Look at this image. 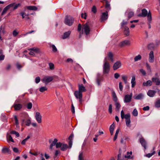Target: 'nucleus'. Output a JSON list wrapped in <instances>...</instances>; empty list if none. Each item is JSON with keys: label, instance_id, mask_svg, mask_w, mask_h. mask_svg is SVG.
<instances>
[{"label": "nucleus", "instance_id": "obj_1", "mask_svg": "<svg viewBox=\"0 0 160 160\" xmlns=\"http://www.w3.org/2000/svg\"><path fill=\"white\" fill-rule=\"evenodd\" d=\"M107 57L105 58L103 65V73L104 74L109 73L110 70V65L109 62L107 61Z\"/></svg>", "mask_w": 160, "mask_h": 160}, {"label": "nucleus", "instance_id": "obj_2", "mask_svg": "<svg viewBox=\"0 0 160 160\" xmlns=\"http://www.w3.org/2000/svg\"><path fill=\"white\" fill-rule=\"evenodd\" d=\"M138 16L141 17H145L147 16V19L148 21L150 23L151 22L152 16L151 13L150 11L148 13V11L146 9H143L142 10V13L141 14H139Z\"/></svg>", "mask_w": 160, "mask_h": 160}, {"label": "nucleus", "instance_id": "obj_3", "mask_svg": "<svg viewBox=\"0 0 160 160\" xmlns=\"http://www.w3.org/2000/svg\"><path fill=\"white\" fill-rule=\"evenodd\" d=\"M73 18L70 16H66L64 20V23L69 26H72L74 22Z\"/></svg>", "mask_w": 160, "mask_h": 160}, {"label": "nucleus", "instance_id": "obj_4", "mask_svg": "<svg viewBox=\"0 0 160 160\" xmlns=\"http://www.w3.org/2000/svg\"><path fill=\"white\" fill-rule=\"evenodd\" d=\"M90 30V28L87 24L86 23L83 26L82 29V32L84 33L87 36L89 35Z\"/></svg>", "mask_w": 160, "mask_h": 160}, {"label": "nucleus", "instance_id": "obj_5", "mask_svg": "<svg viewBox=\"0 0 160 160\" xmlns=\"http://www.w3.org/2000/svg\"><path fill=\"white\" fill-rule=\"evenodd\" d=\"M60 148L61 150L62 151H65L68 148V145L64 143L58 142L56 145V148Z\"/></svg>", "mask_w": 160, "mask_h": 160}, {"label": "nucleus", "instance_id": "obj_6", "mask_svg": "<svg viewBox=\"0 0 160 160\" xmlns=\"http://www.w3.org/2000/svg\"><path fill=\"white\" fill-rule=\"evenodd\" d=\"M74 94L76 98L79 99L80 103L82 104V93L78 91H75Z\"/></svg>", "mask_w": 160, "mask_h": 160}, {"label": "nucleus", "instance_id": "obj_7", "mask_svg": "<svg viewBox=\"0 0 160 160\" xmlns=\"http://www.w3.org/2000/svg\"><path fill=\"white\" fill-rule=\"evenodd\" d=\"M53 79V78L52 77L47 76L44 77L41 79V81L45 84L47 85L49 82L52 81Z\"/></svg>", "mask_w": 160, "mask_h": 160}, {"label": "nucleus", "instance_id": "obj_8", "mask_svg": "<svg viewBox=\"0 0 160 160\" xmlns=\"http://www.w3.org/2000/svg\"><path fill=\"white\" fill-rule=\"evenodd\" d=\"M124 118L126 119V124L128 127H130L131 123L130 115L129 114H125L124 116Z\"/></svg>", "mask_w": 160, "mask_h": 160}, {"label": "nucleus", "instance_id": "obj_9", "mask_svg": "<svg viewBox=\"0 0 160 160\" xmlns=\"http://www.w3.org/2000/svg\"><path fill=\"white\" fill-rule=\"evenodd\" d=\"M58 141V139L57 138H55L54 139V140L52 141V139H49V143H51L50 146V148L52 150L53 148V147L55 145L56 147V145L57 143L58 142H57Z\"/></svg>", "mask_w": 160, "mask_h": 160}, {"label": "nucleus", "instance_id": "obj_10", "mask_svg": "<svg viewBox=\"0 0 160 160\" xmlns=\"http://www.w3.org/2000/svg\"><path fill=\"white\" fill-rule=\"evenodd\" d=\"M132 97V93L130 94L125 95L124 98V102L125 103L130 102L131 101Z\"/></svg>", "mask_w": 160, "mask_h": 160}, {"label": "nucleus", "instance_id": "obj_11", "mask_svg": "<svg viewBox=\"0 0 160 160\" xmlns=\"http://www.w3.org/2000/svg\"><path fill=\"white\" fill-rule=\"evenodd\" d=\"M108 17V14L107 12L102 13L100 19V21L101 22L104 21L107 19Z\"/></svg>", "mask_w": 160, "mask_h": 160}, {"label": "nucleus", "instance_id": "obj_12", "mask_svg": "<svg viewBox=\"0 0 160 160\" xmlns=\"http://www.w3.org/2000/svg\"><path fill=\"white\" fill-rule=\"evenodd\" d=\"M42 116L39 112H37L35 113V118L38 122L41 123L42 122Z\"/></svg>", "mask_w": 160, "mask_h": 160}, {"label": "nucleus", "instance_id": "obj_13", "mask_svg": "<svg viewBox=\"0 0 160 160\" xmlns=\"http://www.w3.org/2000/svg\"><path fill=\"white\" fill-rule=\"evenodd\" d=\"M139 141L142 146L144 147V150L147 148V143L145 140L143 138H141L139 139Z\"/></svg>", "mask_w": 160, "mask_h": 160}, {"label": "nucleus", "instance_id": "obj_14", "mask_svg": "<svg viewBox=\"0 0 160 160\" xmlns=\"http://www.w3.org/2000/svg\"><path fill=\"white\" fill-rule=\"evenodd\" d=\"M121 63L120 61H117L113 65V68L114 70H116L121 66Z\"/></svg>", "mask_w": 160, "mask_h": 160}, {"label": "nucleus", "instance_id": "obj_15", "mask_svg": "<svg viewBox=\"0 0 160 160\" xmlns=\"http://www.w3.org/2000/svg\"><path fill=\"white\" fill-rule=\"evenodd\" d=\"M144 96L142 93H140L136 95L133 97V98L136 100H141L143 99Z\"/></svg>", "mask_w": 160, "mask_h": 160}, {"label": "nucleus", "instance_id": "obj_16", "mask_svg": "<svg viewBox=\"0 0 160 160\" xmlns=\"http://www.w3.org/2000/svg\"><path fill=\"white\" fill-rule=\"evenodd\" d=\"M148 60L150 62H154V54L152 51H151L149 53Z\"/></svg>", "mask_w": 160, "mask_h": 160}, {"label": "nucleus", "instance_id": "obj_17", "mask_svg": "<svg viewBox=\"0 0 160 160\" xmlns=\"http://www.w3.org/2000/svg\"><path fill=\"white\" fill-rule=\"evenodd\" d=\"M78 91L82 93L83 92H85L86 91V90L84 86L82 84H79L78 85Z\"/></svg>", "mask_w": 160, "mask_h": 160}, {"label": "nucleus", "instance_id": "obj_18", "mask_svg": "<svg viewBox=\"0 0 160 160\" xmlns=\"http://www.w3.org/2000/svg\"><path fill=\"white\" fill-rule=\"evenodd\" d=\"M156 93V91L150 90L148 91L147 95L150 97H153L155 96Z\"/></svg>", "mask_w": 160, "mask_h": 160}, {"label": "nucleus", "instance_id": "obj_19", "mask_svg": "<svg viewBox=\"0 0 160 160\" xmlns=\"http://www.w3.org/2000/svg\"><path fill=\"white\" fill-rule=\"evenodd\" d=\"M152 81L153 82L156 83V84L158 85L160 84V80L157 78H152Z\"/></svg>", "mask_w": 160, "mask_h": 160}, {"label": "nucleus", "instance_id": "obj_20", "mask_svg": "<svg viewBox=\"0 0 160 160\" xmlns=\"http://www.w3.org/2000/svg\"><path fill=\"white\" fill-rule=\"evenodd\" d=\"M14 108L15 110H18L22 108V105L20 104H15L14 105Z\"/></svg>", "mask_w": 160, "mask_h": 160}, {"label": "nucleus", "instance_id": "obj_21", "mask_svg": "<svg viewBox=\"0 0 160 160\" xmlns=\"http://www.w3.org/2000/svg\"><path fill=\"white\" fill-rule=\"evenodd\" d=\"M155 149V148L154 147H153V149L152 151V152L151 153H149L146 154L144 156L148 158H150L156 152L154 151Z\"/></svg>", "mask_w": 160, "mask_h": 160}, {"label": "nucleus", "instance_id": "obj_22", "mask_svg": "<svg viewBox=\"0 0 160 160\" xmlns=\"http://www.w3.org/2000/svg\"><path fill=\"white\" fill-rule=\"evenodd\" d=\"M131 83L132 84V88H134L136 84V82H135V76H132L131 81Z\"/></svg>", "mask_w": 160, "mask_h": 160}, {"label": "nucleus", "instance_id": "obj_23", "mask_svg": "<svg viewBox=\"0 0 160 160\" xmlns=\"http://www.w3.org/2000/svg\"><path fill=\"white\" fill-rule=\"evenodd\" d=\"M115 128V125L113 123L110 127L109 131L111 135L113 134V131Z\"/></svg>", "mask_w": 160, "mask_h": 160}, {"label": "nucleus", "instance_id": "obj_24", "mask_svg": "<svg viewBox=\"0 0 160 160\" xmlns=\"http://www.w3.org/2000/svg\"><path fill=\"white\" fill-rule=\"evenodd\" d=\"M152 83V82L151 80H148L146 82H144L143 83L142 85L143 86L147 87L151 86Z\"/></svg>", "mask_w": 160, "mask_h": 160}, {"label": "nucleus", "instance_id": "obj_25", "mask_svg": "<svg viewBox=\"0 0 160 160\" xmlns=\"http://www.w3.org/2000/svg\"><path fill=\"white\" fill-rule=\"evenodd\" d=\"M70 31H68L67 32H65L64 33V35L62 37V38L63 39H65L67 38H68L70 35L71 33Z\"/></svg>", "mask_w": 160, "mask_h": 160}, {"label": "nucleus", "instance_id": "obj_26", "mask_svg": "<svg viewBox=\"0 0 160 160\" xmlns=\"http://www.w3.org/2000/svg\"><path fill=\"white\" fill-rule=\"evenodd\" d=\"M124 34L126 36H128L129 34L130 31L129 28L127 27H124Z\"/></svg>", "mask_w": 160, "mask_h": 160}, {"label": "nucleus", "instance_id": "obj_27", "mask_svg": "<svg viewBox=\"0 0 160 160\" xmlns=\"http://www.w3.org/2000/svg\"><path fill=\"white\" fill-rule=\"evenodd\" d=\"M78 160H84L83 153L82 152H80L78 157Z\"/></svg>", "mask_w": 160, "mask_h": 160}, {"label": "nucleus", "instance_id": "obj_28", "mask_svg": "<svg viewBox=\"0 0 160 160\" xmlns=\"http://www.w3.org/2000/svg\"><path fill=\"white\" fill-rule=\"evenodd\" d=\"M108 57L109 58L110 60L112 62H113L114 61L113 58V54L111 52H109L108 54Z\"/></svg>", "mask_w": 160, "mask_h": 160}, {"label": "nucleus", "instance_id": "obj_29", "mask_svg": "<svg viewBox=\"0 0 160 160\" xmlns=\"http://www.w3.org/2000/svg\"><path fill=\"white\" fill-rule=\"evenodd\" d=\"M121 43V46H123L126 45H129L130 43L129 40H126L122 42Z\"/></svg>", "mask_w": 160, "mask_h": 160}, {"label": "nucleus", "instance_id": "obj_30", "mask_svg": "<svg viewBox=\"0 0 160 160\" xmlns=\"http://www.w3.org/2000/svg\"><path fill=\"white\" fill-rule=\"evenodd\" d=\"M7 139L8 142L11 141L12 142H14V141L12 139V138L11 136L8 134H7Z\"/></svg>", "mask_w": 160, "mask_h": 160}, {"label": "nucleus", "instance_id": "obj_31", "mask_svg": "<svg viewBox=\"0 0 160 160\" xmlns=\"http://www.w3.org/2000/svg\"><path fill=\"white\" fill-rule=\"evenodd\" d=\"M112 93L113 98V100L114 102H116L118 101L117 97L115 92L113 90L112 91Z\"/></svg>", "mask_w": 160, "mask_h": 160}, {"label": "nucleus", "instance_id": "obj_32", "mask_svg": "<svg viewBox=\"0 0 160 160\" xmlns=\"http://www.w3.org/2000/svg\"><path fill=\"white\" fill-rule=\"evenodd\" d=\"M28 9L30 10H36L37 9V8L35 6H28L27 7Z\"/></svg>", "mask_w": 160, "mask_h": 160}, {"label": "nucleus", "instance_id": "obj_33", "mask_svg": "<svg viewBox=\"0 0 160 160\" xmlns=\"http://www.w3.org/2000/svg\"><path fill=\"white\" fill-rule=\"evenodd\" d=\"M115 102V105L116 107V109L118 110V111H119V109L121 107V105L120 104V103L118 102V101L116 102Z\"/></svg>", "mask_w": 160, "mask_h": 160}, {"label": "nucleus", "instance_id": "obj_34", "mask_svg": "<svg viewBox=\"0 0 160 160\" xmlns=\"http://www.w3.org/2000/svg\"><path fill=\"white\" fill-rule=\"evenodd\" d=\"M29 51H31L32 52H34L35 53H37L39 51V49L38 48H30L28 49Z\"/></svg>", "mask_w": 160, "mask_h": 160}, {"label": "nucleus", "instance_id": "obj_35", "mask_svg": "<svg viewBox=\"0 0 160 160\" xmlns=\"http://www.w3.org/2000/svg\"><path fill=\"white\" fill-rule=\"evenodd\" d=\"M155 106L156 108H158L160 107V99H158L156 101Z\"/></svg>", "mask_w": 160, "mask_h": 160}, {"label": "nucleus", "instance_id": "obj_36", "mask_svg": "<svg viewBox=\"0 0 160 160\" xmlns=\"http://www.w3.org/2000/svg\"><path fill=\"white\" fill-rule=\"evenodd\" d=\"M141 56L140 55H138L135 56L134 58V60L135 62L137 61L138 60H140L141 59Z\"/></svg>", "mask_w": 160, "mask_h": 160}, {"label": "nucleus", "instance_id": "obj_37", "mask_svg": "<svg viewBox=\"0 0 160 160\" xmlns=\"http://www.w3.org/2000/svg\"><path fill=\"white\" fill-rule=\"evenodd\" d=\"M155 45L153 43H150L148 45V48L150 49H153L154 48Z\"/></svg>", "mask_w": 160, "mask_h": 160}, {"label": "nucleus", "instance_id": "obj_38", "mask_svg": "<svg viewBox=\"0 0 160 160\" xmlns=\"http://www.w3.org/2000/svg\"><path fill=\"white\" fill-rule=\"evenodd\" d=\"M50 47L52 48V51L53 52H57V49L54 45H51Z\"/></svg>", "mask_w": 160, "mask_h": 160}, {"label": "nucleus", "instance_id": "obj_39", "mask_svg": "<svg viewBox=\"0 0 160 160\" xmlns=\"http://www.w3.org/2000/svg\"><path fill=\"white\" fill-rule=\"evenodd\" d=\"M8 9H9L8 8V7L7 6L6 7L3 9V10L1 13V15L2 16L4 15L5 14Z\"/></svg>", "mask_w": 160, "mask_h": 160}, {"label": "nucleus", "instance_id": "obj_40", "mask_svg": "<svg viewBox=\"0 0 160 160\" xmlns=\"http://www.w3.org/2000/svg\"><path fill=\"white\" fill-rule=\"evenodd\" d=\"M10 134H15L17 137H19V134L18 132L15 131H12L10 132Z\"/></svg>", "mask_w": 160, "mask_h": 160}, {"label": "nucleus", "instance_id": "obj_41", "mask_svg": "<svg viewBox=\"0 0 160 160\" xmlns=\"http://www.w3.org/2000/svg\"><path fill=\"white\" fill-rule=\"evenodd\" d=\"M47 90V88L46 87H42L39 88V91L41 92H43Z\"/></svg>", "mask_w": 160, "mask_h": 160}, {"label": "nucleus", "instance_id": "obj_42", "mask_svg": "<svg viewBox=\"0 0 160 160\" xmlns=\"http://www.w3.org/2000/svg\"><path fill=\"white\" fill-rule=\"evenodd\" d=\"M134 15V12L132 11L129 12L128 14V18L129 19L131 18Z\"/></svg>", "mask_w": 160, "mask_h": 160}, {"label": "nucleus", "instance_id": "obj_43", "mask_svg": "<svg viewBox=\"0 0 160 160\" xmlns=\"http://www.w3.org/2000/svg\"><path fill=\"white\" fill-rule=\"evenodd\" d=\"M105 8L108 10L110 9V5L107 1H106V2Z\"/></svg>", "mask_w": 160, "mask_h": 160}, {"label": "nucleus", "instance_id": "obj_44", "mask_svg": "<svg viewBox=\"0 0 160 160\" xmlns=\"http://www.w3.org/2000/svg\"><path fill=\"white\" fill-rule=\"evenodd\" d=\"M49 68L51 70H53L54 68V64L51 62L49 63Z\"/></svg>", "mask_w": 160, "mask_h": 160}, {"label": "nucleus", "instance_id": "obj_45", "mask_svg": "<svg viewBox=\"0 0 160 160\" xmlns=\"http://www.w3.org/2000/svg\"><path fill=\"white\" fill-rule=\"evenodd\" d=\"M5 56L2 54V52L0 51V61H2L4 59Z\"/></svg>", "mask_w": 160, "mask_h": 160}, {"label": "nucleus", "instance_id": "obj_46", "mask_svg": "<svg viewBox=\"0 0 160 160\" xmlns=\"http://www.w3.org/2000/svg\"><path fill=\"white\" fill-rule=\"evenodd\" d=\"M9 151V149L8 148H3L2 149V152L3 153H6L8 152Z\"/></svg>", "mask_w": 160, "mask_h": 160}, {"label": "nucleus", "instance_id": "obj_47", "mask_svg": "<svg viewBox=\"0 0 160 160\" xmlns=\"http://www.w3.org/2000/svg\"><path fill=\"white\" fill-rule=\"evenodd\" d=\"M132 114L133 116H137L138 114V111L135 108L134 109L132 112Z\"/></svg>", "mask_w": 160, "mask_h": 160}, {"label": "nucleus", "instance_id": "obj_48", "mask_svg": "<svg viewBox=\"0 0 160 160\" xmlns=\"http://www.w3.org/2000/svg\"><path fill=\"white\" fill-rule=\"evenodd\" d=\"M102 80L101 78H100L98 77L96 79V82L98 86H99L100 85V82Z\"/></svg>", "mask_w": 160, "mask_h": 160}, {"label": "nucleus", "instance_id": "obj_49", "mask_svg": "<svg viewBox=\"0 0 160 160\" xmlns=\"http://www.w3.org/2000/svg\"><path fill=\"white\" fill-rule=\"evenodd\" d=\"M14 119L15 120V123L17 127H18L19 125V122L17 117L16 116H14Z\"/></svg>", "mask_w": 160, "mask_h": 160}, {"label": "nucleus", "instance_id": "obj_50", "mask_svg": "<svg viewBox=\"0 0 160 160\" xmlns=\"http://www.w3.org/2000/svg\"><path fill=\"white\" fill-rule=\"evenodd\" d=\"M122 80L124 81L125 83V84H126L127 82V77L125 75H122Z\"/></svg>", "mask_w": 160, "mask_h": 160}, {"label": "nucleus", "instance_id": "obj_51", "mask_svg": "<svg viewBox=\"0 0 160 160\" xmlns=\"http://www.w3.org/2000/svg\"><path fill=\"white\" fill-rule=\"evenodd\" d=\"M32 104L31 102H30L28 103L27 105V108L28 109H31L32 107Z\"/></svg>", "mask_w": 160, "mask_h": 160}, {"label": "nucleus", "instance_id": "obj_52", "mask_svg": "<svg viewBox=\"0 0 160 160\" xmlns=\"http://www.w3.org/2000/svg\"><path fill=\"white\" fill-rule=\"evenodd\" d=\"M31 121L30 119L27 120L25 122V124L27 126H29L31 124Z\"/></svg>", "mask_w": 160, "mask_h": 160}, {"label": "nucleus", "instance_id": "obj_53", "mask_svg": "<svg viewBox=\"0 0 160 160\" xmlns=\"http://www.w3.org/2000/svg\"><path fill=\"white\" fill-rule=\"evenodd\" d=\"M5 33L4 28L2 26H1L0 27V33Z\"/></svg>", "mask_w": 160, "mask_h": 160}, {"label": "nucleus", "instance_id": "obj_54", "mask_svg": "<svg viewBox=\"0 0 160 160\" xmlns=\"http://www.w3.org/2000/svg\"><path fill=\"white\" fill-rule=\"evenodd\" d=\"M92 12L93 13H95L97 12V9L96 7L95 6H93L92 7L91 10Z\"/></svg>", "mask_w": 160, "mask_h": 160}, {"label": "nucleus", "instance_id": "obj_55", "mask_svg": "<svg viewBox=\"0 0 160 160\" xmlns=\"http://www.w3.org/2000/svg\"><path fill=\"white\" fill-rule=\"evenodd\" d=\"M112 104H110L108 108V112L110 114L112 113Z\"/></svg>", "mask_w": 160, "mask_h": 160}, {"label": "nucleus", "instance_id": "obj_56", "mask_svg": "<svg viewBox=\"0 0 160 160\" xmlns=\"http://www.w3.org/2000/svg\"><path fill=\"white\" fill-rule=\"evenodd\" d=\"M20 5H21V4L20 3H18V4H15L14 6L13 10H15L17 9L18 7H19L20 6Z\"/></svg>", "mask_w": 160, "mask_h": 160}, {"label": "nucleus", "instance_id": "obj_57", "mask_svg": "<svg viewBox=\"0 0 160 160\" xmlns=\"http://www.w3.org/2000/svg\"><path fill=\"white\" fill-rule=\"evenodd\" d=\"M35 82L36 83H38L40 81V78L39 77H37L35 78Z\"/></svg>", "mask_w": 160, "mask_h": 160}, {"label": "nucleus", "instance_id": "obj_58", "mask_svg": "<svg viewBox=\"0 0 160 160\" xmlns=\"http://www.w3.org/2000/svg\"><path fill=\"white\" fill-rule=\"evenodd\" d=\"M18 34V32H17L16 30H14L13 31L12 34L14 37H16L17 36Z\"/></svg>", "mask_w": 160, "mask_h": 160}, {"label": "nucleus", "instance_id": "obj_59", "mask_svg": "<svg viewBox=\"0 0 160 160\" xmlns=\"http://www.w3.org/2000/svg\"><path fill=\"white\" fill-rule=\"evenodd\" d=\"M60 154V152L59 151L57 150L55 151V153L54 156V158H55V157H57V156Z\"/></svg>", "mask_w": 160, "mask_h": 160}, {"label": "nucleus", "instance_id": "obj_60", "mask_svg": "<svg viewBox=\"0 0 160 160\" xmlns=\"http://www.w3.org/2000/svg\"><path fill=\"white\" fill-rule=\"evenodd\" d=\"M14 3H12L7 6V7L9 9L11 7H14Z\"/></svg>", "mask_w": 160, "mask_h": 160}, {"label": "nucleus", "instance_id": "obj_61", "mask_svg": "<svg viewBox=\"0 0 160 160\" xmlns=\"http://www.w3.org/2000/svg\"><path fill=\"white\" fill-rule=\"evenodd\" d=\"M140 72L144 76L146 75V72L145 71L142 69H141L140 70Z\"/></svg>", "mask_w": 160, "mask_h": 160}, {"label": "nucleus", "instance_id": "obj_62", "mask_svg": "<svg viewBox=\"0 0 160 160\" xmlns=\"http://www.w3.org/2000/svg\"><path fill=\"white\" fill-rule=\"evenodd\" d=\"M125 115L123 110H122L121 112V116L122 119H123L124 118Z\"/></svg>", "mask_w": 160, "mask_h": 160}, {"label": "nucleus", "instance_id": "obj_63", "mask_svg": "<svg viewBox=\"0 0 160 160\" xmlns=\"http://www.w3.org/2000/svg\"><path fill=\"white\" fill-rule=\"evenodd\" d=\"M146 67L147 68V70L148 71L151 72V69L150 66L149 65V64L148 63H146Z\"/></svg>", "mask_w": 160, "mask_h": 160}, {"label": "nucleus", "instance_id": "obj_64", "mask_svg": "<svg viewBox=\"0 0 160 160\" xmlns=\"http://www.w3.org/2000/svg\"><path fill=\"white\" fill-rule=\"evenodd\" d=\"M119 89L120 90V91H121L122 90L123 87L122 85V82H120L119 83Z\"/></svg>", "mask_w": 160, "mask_h": 160}]
</instances>
